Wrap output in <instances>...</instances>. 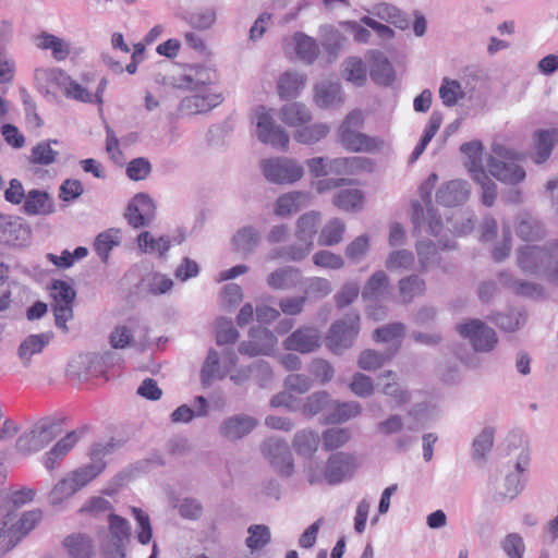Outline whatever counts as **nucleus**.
Here are the masks:
<instances>
[{"mask_svg": "<svg viewBox=\"0 0 558 558\" xmlns=\"http://www.w3.org/2000/svg\"><path fill=\"white\" fill-rule=\"evenodd\" d=\"M515 264L526 276L545 277L558 286V241L544 245L524 244L517 248Z\"/></svg>", "mask_w": 558, "mask_h": 558, "instance_id": "obj_1", "label": "nucleus"}, {"mask_svg": "<svg viewBox=\"0 0 558 558\" xmlns=\"http://www.w3.org/2000/svg\"><path fill=\"white\" fill-rule=\"evenodd\" d=\"M530 458V450L522 448L512 466L505 465L490 474L487 485L496 500L508 502L522 492L520 475L529 465Z\"/></svg>", "mask_w": 558, "mask_h": 558, "instance_id": "obj_2", "label": "nucleus"}, {"mask_svg": "<svg viewBox=\"0 0 558 558\" xmlns=\"http://www.w3.org/2000/svg\"><path fill=\"white\" fill-rule=\"evenodd\" d=\"M363 121V113L360 110L348 113L337 131L339 143L349 151L371 154L380 151L386 145L385 140L360 132Z\"/></svg>", "mask_w": 558, "mask_h": 558, "instance_id": "obj_3", "label": "nucleus"}, {"mask_svg": "<svg viewBox=\"0 0 558 558\" xmlns=\"http://www.w3.org/2000/svg\"><path fill=\"white\" fill-rule=\"evenodd\" d=\"M519 159L520 154L517 150L494 143L487 159L489 174L504 184L514 186L522 183L526 179V171L518 163Z\"/></svg>", "mask_w": 558, "mask_h": 558, "instance_id": "obj_4", "label": "nucleus"}, {"mask_svg": "<svg viewBox=\"0 0 558 558\" xmlns=\"http://www.w3.org/2000/svg\"><path fill=\"white\" fill-rule=\"evenodd\" d=\"M437 182L438 175L436 173H432L418 189L420 196L425 204V208L418 202L412 203V221L415 229H418L420 231L425 230L436 238L439 236L444 228L440 216L430 203V195Z\"/></svg>", "mask_w": 558, "mask_h": 558, "instance_id": "obj_5", "label": "nucleus"}, {"mask_svg": "<svg viewBox=\"0 0 558 558\" xmlns=\"http://www.w3.org/2000/svg\"><path fill=\"white\" fill-rule=\"evenodd\" d=\"M252 121L255 124L258 141L276 149H288L289 135L276 123L271 109L264 106L256 107L252 112Z\"/></svg>", "mask_w": 558, "mask_h": 558, "instance_id": "obj_6", "label": "nucleus"}, {"mask_svg": "<svg viewBox=\"0 0 558 558\" xmlns=\"http://www.w3.org/2000/svg\"><path fill=\"white\" fill-rule=\"evenodd\" d=\"M259 167L265 179L278 185L293 184L304 175V168L296 159L283 156L263 159Z\"/></svg>", "mask_w": 558, "mask_h": 558, "instance_id": "obj_7", "label": "nucleus"}, {"mask_svg": "<svg viewBox=\"0 0 558 558\" xmlns=\"http://www.w3.org/2000/svg\"><path fill=\"white\" fill-rule=\"evenodd\" d=\"M320 222V214L317 211H308L300 216L296 220L295 236L296 244L290 245L288 250L289 259L292 262H301L313 250V238L317 232Z\"/></svg>", "mask_w": 558, "mask_h": 558, "instance_id": "obj_8", "label": "nucleus"}, {"mask_svg": "<svg viewBox=\"0 0 558 558\" xmlns=\"http://www.w3.org/2000/svg\"><path fill=\"white\" fill-rule=\"evenodd\" d=\"M360 316L351 312L343 318L335 322L327 335V347L335 354H342L352 347L360 331Z\"/></svg>", "mask_w": 558, "mask_h": 558, "instance_id": "obj_9", "label": "nucleus"}, {"mask_svg": "<svg viewBox=\"0 0 558 558\" xmlns=\"http://www.w3.org/2000/svg\"><path fill=\"white\" fill-rule=\"evenodd\" d=\"M61 434L62 426L60 423L51 420L41 421L19 437L16 449L23 453L39 451Z\"/></svg>", "mask_w": 558, "mask_h": 558, "instance_id": "obj_10", "label": "nucleus"}, {"mask_svg": "<svg viewBox=\"0 0 558 558\" xmlns=\"http://www.w3.org/2000/svg\"><path fill=\"white\" fill-rule=\"evenodd\" d=\"M457 331L470 342L477 353H489L498 344L496 331L480 319H470L458 324Z\"/></svg>", "mask_w": 558, "mask_h": 558, "instance_id": "obj_11", "label": "nucleus"}, {"mask_svg": "<svg viewBox=\"0 0 558 558\" xmlns=\"http://www.w3.org/2000/svg\"><path fill=\"white\" fill-rule=\"evenodd\" d=\"M112 450V444H96L90 450V462L77 468L72 472H69V475L71 476L77 490H81L83 487L89 484L105 470V458L109 456Z\"/></svg>", "mask_w": 558, "mask_h": 558, "instance_id": "obj_12", "label": "nucleus"}, {"mask_svg": "<svg viewBox=\"0 0 558 558\" xmlns=\"http://www.w3.org/2000/svg\"><path fill=\"white\" fill-rule=\"evenodd\" d=\"M131 535L129 522L116 514H109V534L102 545L106 558H124L125 545Z\"/></svg>", "mask_w": 558, "mask_h": 558, "instance_id": "obj_13", "label": "nucleus"}, {"mask_svg": "<svg viewBox=\"0 0 558 558\" xmlns=\"http://www.w3.org/2000/svg\"><path fill=\"white\" fill-rule=\"evenodd\" d=\"M262 451L280 475L288 477L293 474V457L288 444L283 439H267L262 445Z\"/></svg>", "mask_w": 558, "mask_h": 558, "instance_id": "obj_14", "label": "nucleus"}, {"mask_svg": "<svg viewBox=\"0 0 558 558\" xmlns=\"http://www.w3.org/2000/svg\"><path fill=\"white\" fill-rule=\"evenodd\" d=\"M278 339L274 331L265 327H252L250 340L239 345V351L248 356L271 355L276 351Z\"/></svg>", "mask_w": 558, "mask_h": 558, "instance_id": "obj_15", "label": "nucleus"}, {"mask_svg": "<svg viewBox=\"0 0 558 558\" xmlns=\"http://www.w3.org/2000/svg\"><path fill=\"white\" fill-rule=\"evenodd\" d=\"M556 145L558 126L536 129L531 136V160L538 166L547 162Z\"/></svg>", "mask_w": 558, "mask_h": 558, "instance_id": "obj_16", "label": "nucleus"}, {"mask_svg": "<svg viewBox=\"0 0 558 558\" xmlns=\"http://www.w3.org/2000/svg\"><path fill=\"white\" fill-rule=\"evenodd\" d=\"M357 469L356 458L353 453L337 452L331 454L325 464V481L336 485L351 477Z\"/></svg>", "mask_w": 558, "mask_h": 558, "instance_id": "obj_17", "label": "nucleus"}, {"mask_svg": "<svg viewBox=\"0 0 558 558\" xmlns=\"http://www.w3.org/2000/svg\"><path fill=\"white\" fill-rule=\"evenodd\" d=\"M320 332L312 326H302L294 330L283 341V347L288 351H296L300 353H311L320 347Z\"/></svg>", "mask_w": 558, "mask_h": 558, "instance_id": "obj_18", "label": "nucleus"}, {"mask_svg": "<svg viewBox=\"0 0 558 558\" xmlns=\"http://www.w3.org/2000/svg\"><path fill=\"white\" fill-rule=\"evenodd\" d=\"M156 206L149 195L136 194L126 209V219L134 228L149 225L155 218Z\"/></svg>", "mask_w": 558, "mask_h": 558, "instance_id": "obj_19", "label": "nucleus"}, {"mask_svg": "<svg viewBox=\"0 0 558 558\" xmlns=\"http://www.w3.org/2000/svg\"><path fill=\"white\" fill-rule=\"evenodd\" d=\"M257 425V421L246 414L226 417L219 425V434L229 441H236L248 435Z\"/></svg>", "mask_w": 558, "mask_h": 558, "instance_id": "obj_20", "label": "nucleus"}, {"mask_svg": "<svg viewBox=\"0 0 558 558\" xmlns=\"http://www.w3.org/2000/svg\"><path fill=\"white\" fill-rule=\"evenodd\" d=\"M379 391L389 397L395 407H402L411 401V393L400 383L393 371H385L377 377Z\"/></svg>", "mask_w": 558, "mask_h": 558, "instance_id": "obj_21", "label": "nucleus"}, {"mask_svg": "<svg viewBox=\"0 0 558 558\" xmlns=\"http://www.w3.org/2000/svg\"><path fill=\"white\" fill-rule=\"evenodd\" d=\"M498 279L501 286L513 294L531 299H541L545 295L542 284L527 279H519L508 271L499 272Z\"/></svg>", "mask_w": 558, "mask_h": 558, "instance_id": "obj_22", "label": "nucleus"}, {"mask_svg": "<svg viewBox=\"0 0 558 558\" xmlns=\"http://www.w3.org/2000/svg\"><path fill=\"white\" fill-rule=\"evenodd\" d=\"M366 59L369 63V75L378 85H390L395 81V70L388 58L378 50H368Z\"/></svg>", "mask_w": 558, "mask_h": 558, "instance_id": "obj_23", "label": "nucleus"}, {"mask_svg": "<svg viewBox=\"0 0 558 558\" xmlns=\"http://www.w3.org/2000/svg\"><path fill=\"white\" fill-rule=\"evenodd\" d=\"M470 196L468 182L452 180L444 183L436 193V199L440 205L447 207L459 206L465 203Z\"/></svg>", "mask_w": 558, "mask_h": 558, "instance_id": "obj_24", "label": "nucleus"}, {"mask_svg": "<svg viewBox=\"0 0 558 558\" xmlns=\"http://www.w3.org/2000/svg\"><path fill=\"white\" fill-rule=\"evenodd\" d=\"M221 101L222 97L219 94H195L181 100L179 111L186 116L202 114L210 111Z\"/></svg>", "mask_w": 558, "mask_h": 558, "instance_id": "obj_25", "label": "nucleus"}, {"mask_svg": "<svg viewBox=\"0 0 558 558\" xmlns=\"http://www.w3.org/2000/svg\"><path fill=\"white\" fill-rule=\"evenodd\" d=\"M314 101L323 109L340 106L343 102L340 84L330 80L320 81L314 87Z\"/></svg>", "mask_w": 558, "mask_h": 558, "instance_id": "obj_26", "label": "nucleus"}, {"mask_svg": "<svg viewBox=\"0 0 558 558\" xmlns=\"http://www.w3.org/2000/svg\"><path fill=\"white\" fill-rule=\"evenodd\" d=\"M40 519L41 512L39 510L25 512L21 518H17L15 511H8V513L3 515V526L10 527L14 536H17L19 543L23 536L35 527Z\"/></svg>", "mask_w": 558, "mask_h": 558, "instance_id": "obj_27", "label": "nucleus"}, {"mask_svg": "<svg viewBox=\"0 0 558 558\" xmlns=\"http://www.w3.org/2000/svg\"><path fill=\"white\" fill-rule=\"evenodd\" d=\"M331 168L337 175H352L361 172H372L374 162L366 157H338L331 159Z\"/></svg>", "mask_w": 558, "mask_h": 558, "instance_id": "obj_28", "label": "nucleus"}, {"mask_svg": "<svg viewBox=\"0 0 558 558\" xmlns=\"http://www.w3.org/2000/svg\"><path fill=\"white\" fill-rule=\"evenodd\" d=\"M280 120L289 128L299 129L312 121V111L303 102L292 101L283 105L279 111Z\"/></svg>", "mask_w": 558, "mask_h": 558, "instance_id": "obj_29", "label": "nucleus"}, {"mask_svg": "<svg viewBox=\"0 0 558 558\" xmlns=\"http://www.w3.org/2000/svg\"><path fill=\"white\" fill-rule=\"evenodd\" d=\"M302 280L301 271L291 266L280 267L271 271L266 279L267 286L272 290H291Z\"/></svg>", "mask_w": 558, "mask_h": 558, "instance_id": "obj_30", "label": "nucleus"}, {"mask_svg": "<svg viewBox=\"0 0 558 558\" xmlns=\"http://www.w3.org/2000/svg\"><path fill=\"white\" fill-rule=\"evenodd\" d=\"M23 209L27 215L46 216L54 213L56 205L53 197L49 193L31 190L26 194Z\"/></svg>", "mask_w": 558, "mask_h": 558, "instance_id": "obj_31", "label": "nucleus"}, {"mask_svg": "<svg viewBox=\"0 0 558 558\" xmlns=\"http://www.w3.org/2000/svg\"><path fill=\"white\" fill-rule=\"evenodd\" d=\"M262 235L254 226L240 228L232 238L233 250L242 256H248L259 245Z\"/></svg>", "mask_w": 558, "mask_h": 558, "instance_id": "obj_32", "label": "nucleus"}, {"mask_svg": "<svg viewBox=\"0 0 558 558\" xmlns=\"http://www.w3.org/2000/svg\"><path fill=\"white\" fill-rule=\"evenodd\" d=\"M474 88L475 85H472L470 78L466 80L463 86L457 80L445 77L439 87V97L446 107H453L466 96V90H473Z\"/></svg>", "mask_w": 558, "mask_h": 558, "instance_id": "obj_33", "label": "nucleus"}, {"mask_svg": "<svg viewBox=\"0 0 558 558\" xmlns=\"http://www.w3.org/2000/svg\"><path fill=\"white\" fill-rule=\"evenodd\" d=\"M34 43L40 50H51L52 57L57 61L65 60L71 53L70 44L68 41L46 32L35 36Z\"/></svg>", "mask_w": 558, "mask_h": 558, "instance_id": "obj_34", "label": "nucleus"}, {"mask_svg": "<svg viewBox=\"0 0 558 558\" xmlns=\"http://www.w3.org/2000/svg\"><path fill=\"white\" fill-rule=\"evenodd\" d=\"M515 233L520 240L530 244L545 236V228L536 218L523 214L518 217Z\"/></svg>", "mask_w": 558, "mask_h": 558, "instance_id": "obj_35", "label": "nucleus"}, {"mask_svg": "<svg viewBox=\"0 0 558 558\" xmlns=\"http://www.w3.org/2000/svg\"><path fill=\"white\" fill-rule=\"evenodd\" d=\"M426 283L418 275L412 274L398 281L399 300L402 304H410L415 298L425 293Z\"/></svg>", "mask_w": 558, "mask_h": 558, "instance_id": "obj_36", "label": "nucleus"}, {"mask_svg": "<svg viewBox=\"0 0 558 558\" xmlns=\"http://www.w3.org/2000/svg\"><path fill=\"white\" fill-rule=\"evenodd\" d=\"M306 85V76L296 71L284 72L278 81V95L282 99H291L299 96Z\"/></svg>", "mask_w": 558, "mask_h": 558, "instance_id": "obj_37", "label": "nucleus"}, {"mask_svg": "<svg viewBox=\"0 0 558 558\" xmlns=\"http://www.w3.org/2000/svg\"><path fill=\"white\" fill-rule=\"evenodd\" d=\"M405 332L407 326L397 322L375 329L373 338L376 342L392 343L393 350L389 353L393 355L400 349Z\"/></svg>", "mask_w": 558, "mask_h": 558, "instance_id": "obj_38", "label": "nucleus"}, {"mask_svg": "<svg viewBox=\"0 0 558 558\" xmlns=\"http://www.w3.org/2000/svg\"><path fill=\"white\" fill-rule=\"evenodd\" d=\"M81 433L72 430L61 438L54 447L46 453L45 465L47 469L52 470L56 468L58 462L63 459L68 452L77 444L81 439Z\"/></svg>", "mask_w": 558, "mask_h": 558, "instance_id": "obj_39", "label": "nucleus"}, {"mask_svg": "<svg viewBox=\"0 0 558 558\" xmlns=\"http://www.w3.org/2000/svg\"><path fill=\"white\" fill-rule=\"evenodd\" d=\"M320 436L311 428H303L295 433L292 447L299 456L311 458L318 450Z\"/></svg>", "mask_w": 558, "mask_h": 558, "instance_id": "obj_40", "label": "nucleus"}, {"mask_svg": "<svg viewBox=\"0 0 558 558\" xmlns=\"http://www.w3.org/2000/svg\"><path fill=\"white\" fill-rule=\"evenodd\" d=\"M496 427L487 425L474 437L472 441V458L475 461H485L495 442Z\"/></svg>", "mask_w": 558, "mask_h": 558, "instance_id": "obj_41", "label": "nucleus"}, {"mask_svg": "<svg viewBox=\"0 0 558 558\" xmlns=\"http://www.w3.org/2000/svg\"><path fill=\"white\" fill-rule=\"evenodd\" d=\"M122 240V232L120 229L110 228L104 232H100L94 242V250L99 258L107 263L110 252L120 245Z\"/></svg>", "mask_w": 558, "mask_h": 558, "instance_id": "obj_42", "label": "nucleus"}, {"mask_svg": "<svg viewBox=\"0 0 558 558\" xmlns=\"http://www.w3.org/2000/svg\"><path fill=\"white\" fill-rule=\"evenodd\" d=\"M295 52L305 64H312L319 54V46L315 38L298 32L294 34Z\"/></svg>", "mask_w": 558, "mask_h": 558, "instance_id": "obj_43", "label": "nucleus"}, {"mask_svg": "<svg viewBox=\"0 0 558 558\" xmlns=\"http://www.w3.org/2000/svg\"><path fill=\"white\" fill-rule=\"evenodd\" d=\"M330 132V126L324 122L304 124L293 133L294 140L303 145H314L325 138Z\"/></svg>", "mask_w": 558, "mask_h": 558, "instance_id": "obj_44", "label": "nucleus"}, {"mask_svg": "<svg viewBox=\"0 0 558 558\" xmlns=\"http://www.w3.org/2000/svg\"><path fill=\"white\" fill-rule=\"evenodd\" d=\"M48 333L31 335L19 347L17 354L23 365L28 366L33 355L38 354L49 343Z\"/></svg>", "mask_w": 558, "mask_h": 558, "instance_id": "obj_45", "label": "nucleus"}, {"mask_svg": "<svg viewBox=\"0 0 558 558\" xmlns=\"http://www.w3.org/2000/svg\"><path fill=\"white\" fill-rule=\"evenodd\" d=\"M389 277L384 270L375 271L366 281L362 290L364 300H378L388 292Z\"/></svg>", "mask_w": 558, "mask_h": 558, "instance_id": "obj_46", "label": "nucleus"}, {"mask_svg": "<svg viewBox=\"0 0 558 558\" xmlns=\"http://www.w3.org/2000/svg\"><path fill=\"white\" fill-rule=\"evenodd\" d=\"M34 77L36 83L46 89H49L51 85L59 87L62 92H64L68 82L70 81V76L60 69H46L39 68L35 70Z\"/></svg>", "mask_w": 558, "mask_h": 558, "instance_id": "obj_47", "label": "nucleus"}, {"mask_svg": "<svg viewBox=\"0 0 558 558\" xmlns=\"http://www.w3.org/2000/svg\"><path fill=\"white\" fill-rule=\"evenodd\" d=\"M460 150L465 155L464 166L471 177L477 171H485L483 166L484 147L480 141H472L461 145Z\"/></svg>", "mask_w": 558, "mask_h": 558, "instance_id": "obj_48", "label": "nucleus"}, {"mask_svg": "<svg viewBox=\"0 0 558 558\" xmlns=\"http://www.w3.org/2000/svg\"><path fill=\"white\" fill-rule=\"evenodd\" d=\"M332 411L329 413L327 420L332 424H340L348 422L351 418L357 417L362 413V405L356 401L339 402L333 401Z\"/></svg>", "mask_w": 558, "mask_h": 558, "instance_id": "obj_49", "label": "nucleus"}, {"mask_svg": "<svg viewBox=\"0 0 558 558\" xmlns=\"http://www.w3.org/2000/svg\"><path fill=\"white\" fill-rule=\"evenodd\" d=\"M414 264L415 256L413 252L405 248L391 251L385 260V267L391 272L410 271Z\"/></svg>", "mask_w": 558, "mask_h": 558, "instance_id": "obj_50", "label": "nucleus"}, {"mask_svg": "<svg viewBox=\"0 0 558 558\" xmlns=\"http://www.w3.org/2000/svg\"><path fill=\"white\" fill-rule=\"evenodd\" d=\"M342 76L355 86H363L367 81V72L360 57H349L342 62Z\"/></svg>", "mask_w": 558, "mask_h": 558, "instance_id": "obj_51", "label": "nucleus"}, {"mask_svg": "<svg viewBox=\"0 0 558 558\" xmlns=\"http://www.w3.org/2000/svg\"><path fill=\"white\" fill-rule=\"evenodd\" d=\"M137 242L138 247L143 253L158 254L160 257L166 256L171 246V242L168 236L155 238L148 231L141 232L137 238Z\"/></svg>", "mask_w": 558, "mask_h": 558, "instance_id": "obj_52", "label": "nucleus"}, {"mask_svg": "<svg viewBox=\"0 0 558 558\" xmlns=\"http://www.w3.org/2000/svg\"><path fill=\"white\" fill-rule=\"evenodd\" d=\"M345 223L339 218L330 219L320 230L318 244L320 246H335L343 240Z\"/></svg>", "mask_w": 558, "mask_h": 558, "instance_id": "obj_53", "label": "nucleus"}, {"mask_svg": "<svg viewBox=\"0 0 558 558\" xmlns=\"http://www.w3.org/2000/svg\"><path fill=\"white\" fill-rule=\"evenodd\" d=\"M526 318L525 310L518 307L497 314L494 320L501 330L514 332L524 326Z\"/></svg>", "mask_w": 558, "mask_h": 558, "instance_id": "obj_54", "label": "nucleus"}, {"mask_svg": "<svg viewBox=\"0 0 558 558\" xmlns=\"http://www.w3.org/2000/svg\"><path fill=\"white\" fill-rule=\"evenodd\" d=\"M306 194L303 192H288L280 195L274 204V214L278 217H287L296 211L304 202Z\"/></svg>", "mask_w": 558, "mask_h": 558, "instance_id": "obj_55", "label": "nucleus"}, {"mask_svg": "<svg viewBox=\"0 0 558 558\" xmlns=\"http://www.w3.org/2000/svg\"><path fill=\"white\" fill-rule=\"evenodd\" d=\"M415 248L422 271H428L439 265L440 255L436 245L430 240L417 241Z\"/></svg>", "mask_w": 558, "mask_h": 558, "instance_id": "obj_56", "label": "nucleus"}, {"mask_svg": "<svg viewBox=\"0 0 558 558\" xmlns=\"http://www.w3.org/2000/svg\"><path fill=\"white\" fill-rule=\"evenodd\" d=\"M228 374V369L223 368L220 355L217 351L210 350L202 368V381L209 385L215 379H222Z\"/></svg>", "mask_w": 558, "mask_h": 558, "instance_id": "obj_57", "label": "nucleus"}, {"mask_svg": "<svg viewBox=\"0 0 558 558\" xmlns=\"http://www.w3.org/2000/svg\"><path fill=\"white\" fill-rule=\"evenodd\" d=\"M52 144L57 145L58 141L47 140L37 143L32 149L29 161L40 166H50L54 163L59 153L51 147Z\"/></svg>", "mask_w": 558, "mask_h": 558, "instance_id": "obj_58", "label": "nucleus"}, {"mask_svg": "<svg viewBox=\"0 0 558 558\" xmlns=\"http://www.w3.org/2000/svg\"><path fill=\"white\" fill-rule=\"evenodd\" d=\"M364 194L357 189L342 190L333 196V204L341 210L354 211L363 207Z\"/></svg>", "mask_w": 558, "mask_h": 558, "instance_id": "obj_59", "label": "nucleus"}, {"mask_svg": "<svg viewBox=\"0 0 558 558\" xmlns=\"http://www.w3.org/2000/svg\"><path fill=\"white\" fill-rule=\"evenodd\" d=\"M373 13L380 20L391 23L401 29L407 28L409 25V21L403 12L396 5L387 2L376 4Z\"/></svg>", "mask_w": 558, "mask_h": 558, "instance_id": "obj_60", "label": "nucleus"}, {"mask_svg": "<svg viewBox=\"0 0 558 558\" xmlns=\"http://www.w3.org/2000/svg\"><path fill=\"white\" fill-rule=\"evenodd\" d=\"M77 492L76 486L68 473L52 487L48 495V501L52 506H58L70 499Z\"/></svg>", "mask_w": 558, "mask_h": 558, "instance_id": "obj_61", "label": "nucleus"}, {"mask_svg": "<svg viewBox=\"0 0 558 558\" xmlns=\"http://www.w3.org/2000/svg\"><path fill=\"white\" fill-rule=\"evenodd\" d=\"M473 181L481 187V199L483 205L492 207L497 198V184L486 173V171H477L471 177Z\"/></svg>", "mask_w": 558, "mask_h": 558, "instance_id": "obj_62", "label": "nucleus"}, {"mask_svg": "<svg viewBox=\"0 0 558 558\" xmlns=\"http://www.w3.org/2000/svg\"><path fill=\"white\" fill-rule=\"evenodd\" d=\"M351 439V430L345 427L327 428L320 436L324 449L336 450L343 447Z\"/></svg>", "mask_w": 558, "mask_h": 558, "instance_id": "obj_63", "label": "nucleus"}, {"mask_svg": "<svg viewBox=\"0 0 558 558\" xmlns=\"http://www.w3.org/2000/svg\"><path fill=\"white\" fill-rule=\"evenodd\" d=\"M64 546L71 558H90V539L82 534L71 535L65 538Z\"/></svg>", "mask_w": 558, "mask_h": 558, "instance_id": "obj_64", "label": "nucleus"}]
</instances>
